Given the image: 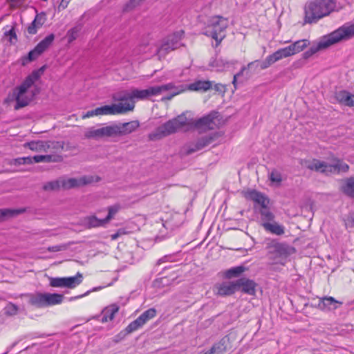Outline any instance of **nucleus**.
Returning a JSON list of instances; mask_svg holds the SVG:
<instances>
[{"label":"nucleus","mask_w":354,"mask_h":354,"mask_svg":"<svg viewBox=\"0 0 354 354\" xmlns=\"http://www.w3.org/2000/svg\"><path fill=\"white\" fill-rule=\"evenodd\" d=\"M353 37H354V23L344 24L331 33L324 36L317 44L310 46L303 53V58L308 59L319 50L326 49L342 40L349 39Z\"/></svg>","instance_id":"f257e3e1"},{"label":"nucleus","mask_w":354,"mask_h":354,"mask_svg":"<svg viewBox=\"0 0 354 354\" xmlns=\"http://www.w3.org/2000/svg\"><path fill=\"white\" fill-rule=\"evenodd\" d=\"M300 165L310 171L319 172L326 176L346 173L349 169L348 165L338 158L334 159L331 164L316 158L302 159L300 160Z\"/></svg>","instance_id":"f03ea898"},{"label":"nucleus","mask_w":354,"mask_h":354,"mask_svg":"<svg viewBox=\"0 0 354 354\" xmlns=\"http://www.w3.org/2000/svg\"><path fill=\"white\" fill-rule=\"evenodd\" d=\"M336 8L335 0H315L305 6V22L316 23L319 19L328 16Z\"/></svg>","instance_id":"7ed1b4c3"},{"label":"nucleus","mask_w":354,"mask_h":354,"mask_svg":"<svg viewBox=\"0 0 354 354\" xmlns=\"http://www.w3.org/2000/svg\"><path fill=\"white\" fill-rule=\"evenodd\" d=\"M39 78L38 72L34 71L30 75L27 76L24 82L13 91V97L16 100L15 109L18 110L23 108L30 103L32 100L35 93L32 92L30 95L28 94V90L30 88L36 81Z\"/></svg>","instance_id":"20e7f679"},{"label":"nucleus","mask_w":354,"mask_h":354,"mask_svg":"<svg viewBox=\"0 0 354 354\" xmlns=\"http://www.w3.org/2000/svg\"><path fill=\"white\" fill-rule=\"evenodd\" d=\"M187 124V118L183 115H178L157 127L153 132L149 134V138L151 140H160L175 133Z\"/></svg>","instance_id":"39448f33"},{"label":"nucleus","mask_w":354,"mask_h":354,"mask_svg":"<svg viewBox=\"0 0 354 354\" xmlns=\"http://www.w3.org/2000/svg\"><path fill=\"white\" fill-rule=\"evenodd\" d=\"M227 26V19L219 15L213 16L208 20L205 35L214 39L217 46L225 38V31Z\"/></svg>","instance_id":"423d86ee"},{"label":"nucleus","mask_w":354,"mask_h":354,"mask_svg":"<svg viewBox=\"0 0 354 354\" xmlns=\"http://www.w3.org/2000/svg\"><path fill=\"white\" fill-rule=\"evenodd\" d=\"M265 243L267 255L273 261L279 257H286L295 252L294 248L286 243H279L275 239H266Z\"/></svg>","instance_id":"0eeeda50"},{"label":"nucleus","mask_w":354,"mask_h":354,"mask_svg":"<svg viewBox=\"0 0 354 354\" xmlns=\"http://www.w3.org/2000/svg\"><path fill=\"white\" fill-rule=\"evenodd\" d=\"M24 147L37 152H48L51 150H55V152H62L64 147V142L54 140H37L26 142L24 144Z\"/></svg>","instance_id":"6e6552de"},{"label":"nucleus","mask_w":354,"mask_h":354,"mask_svg":"<svg viewBox=\"0 0 354 354\" xmlns=\"http://www.w3.org/2000/svg\"><path fill=\"white\" fill-rule=\"evenodd\" d=\"M135 104L133 103H118L111 105H105L97 107L95 109V113L99 115H115L123 114L128 111H133Z\"/></svg>","instance_id":"1a4fd4ad"},{"label":"nucleus","mask_w":354,"mask_h":354,"mask_svg":"<svg viewBox=\"0 0 354 354\" xmlns=\"http://www.w3.org/2000/svg\"><path fill=\"white\" fill-rule=\"evenodd\" d=\"M82 279L83 276L80 272L69 277H50V286L55 288H74L82 281Z\"/></svg>","instance_id":"9d476101"},{"label":"nucleus","mask_w":354,"mask_h":354,"mask_svg":"<svg viewBox=\"0 0 354 354\" xmlns=\"http://www.w3.org/2000/svg\"><path fill=\"white\" fill-rule=\"evenodd\" d=\"M84 136L88 139L97 140L104 138L115 137L113 124L98 129L94 127L88 128L84 132Z\"/></svg>","instance_id":"9b49d317"},{"label":"nucleus","mask_w":354,"mask_h":354,"mask_svg":"<svg viewBox=\"0 0 354 354\" xmlns=\"http://www.w3.org/2000/svg\"><path fill=\"white\" fill-rule=\"evenodd\" d=\"M156 313V310L154 308H151L145 310L136 320L131 322L127 326V333H131L142 327L149 320L155 317Z\"/></svg>","instance_id":"f8f14e48"},{"label":"nucleus","mask_w":354,"mask_h":354,"mask_svg":"<svg viewBox=\"0 0 354 354\" xmlns=\"http://www.w3.org/2000/svg\"><path fill=\"white\" fill-rule=\"evenodd\" d=\"M184 32L180 30L168 37L167 41L159 48V53H167L171 50H176L182 46L180 41Z\"/></svg>","instance_id":"ddd939ff"},{"label":"nucleus","mask_w":354,"mask_h":354,"mask_svg":"<svg viewBox=\"0 0 354 354\" xmlns=\"http://www.w3.org/2000/svg\"><path fill=\"white\" fill-rule=\"evenodd\" d=\"M140 127L138 120H132L128 122L113 124L115 136H122L134 132Z\"/></svg>","instance_id":"4468645a"},{"label":"nucleus","mask_w":354,"mask_h":354,"mask_svg":"<svg viewBox=\"0 0 354 354\" xmlns=\"http://www.w3.org/2000/svg\"><path fill=\"white\" fill-rule=\"evenodd\" d=\"M213 290L218 296L225 297L232 295L236 291V281H224L216 283Z\"/></svg>","instance_id":"2eb2a0df"},{"label":"nucleus","mask_w":354,"mask_h":354,"mask_svg":"<svg viewBox=\"0 0 354 354\" xmlns=\"http://www.w3.org/2000/svg\"><path fill=\"white\" fill-rule=\"evenodd\" d=\"M160 88L158 86H150L146 89H132V95L133 96V101L135 100H144L150 97L159 95Z\"/></svg>","instance_id":"dca6fc26"},{"label":"nucleus","mask_w":354,"mask_h":354,"mask_svg":"<svg viewBox=\"0 0 354 354\" xmlns=\"http://www.w3.org/2000/svg\"><path fill=\"white\" fill-rule=\"evenodd\" d=\"M342 302L333 297L326 296L319 299L317 307L322 311H333L337 309Z\"/></svg>","instance_id":"f3484780"},{"label":"nucleus","mask_w":354,"mask_h":354,"mask_svg":"<svg viewBox=\"0 0 354 354\" xmlns=\"http://www.w3.org/2000/svg\"><path fill=\"white\" fill-rule=\"evenodd\" d=\"M236 290L239 288L245 294L254 295L256 292L257 283L251 279L241 278L236 281Z\"/></svg>","instance_id":"a211bd4d"},{"label":"nucleus","mask_w":354,"mask_h":354,"mask_svg":"<svg viewBox=\"0 0 354 354\" xmlns=\"http://www.w3.org/2000/svg\"><path fill=\"white\" fill-rule=\"evenodd\" d=\"M46 155H37L32 157L34 162H59L63 160L61 152H55V150L48 152Z\"/></svg>","instance_id":"6ab92c4d"},{"label":"nucleus","mask_w":354,"mask_h":354,"mask_svg":"<svg viewBox=\"0 0 354 354\" xmlns=\"http://www.w3.org/2000/svg\"><path fill=\"white\" fill-rule=\"evenodd\" d=\"M158 88H160L159 95L170 91L172 95L174 96L188 91L186 84L176 85L173 82L158 86Z\"/></svg>","instance_id":"aec40b11"},{"label":"nucleus","mask_w":354,"mask_h":354,"mask_svg":"<svg viewBox=\"0 0 354 354\" xmlns=\"http://www.w3.org/2000/svg\"><path fill=\"white\" fill-rule=\"evenodd\" d=\"M245 197L259 204L260 207L268 206L269 200L263 194L254 189L245 192Z\"/></svg>","instance_id":"412c9836"},{"label":"nucleus","mask_w":354,"mask_h":354,"mask_svg":"<svg viewBox=\"0 0 354 354\" xmlns=\"http://www.w3.org/2000/svg\"><path fill=\"white\" fill-rule=\"evenodd\" d=\"M245 197L259 204L260 207L268 206L269 200L263 194L254 189L245 192Z\"/></svg>","instance_id":"4be33fe9"},{"label":"nucleus","mask_w":354,"mask_h":354,"mask_svg":"<svg viewBox=\"0 0 354 354\" xmlns=\"http://www.w3.org/2000/svg\"><path fill=\"white\" fill-rule=\"evenodd\" d=\"M245 197L259 204L260 207L268 206L269 200L263 194L254 189L245 192Z\"/></svg>","instance_id":"5701e85b"},{"label":"nucleus","mask_w":354,"mask_h":354,"mask_svg":"<svg viewBox=\"0 0 354 354\" xmlns=\"http://www.w3.org/2000/svg\"><path fill=\"white\" fill-rule=\"evenodd\" d=\"M81 224L86 228H93L104 226L106 223L104 219H100L94 215L84 217L81 220Z\"/></svg>","instance_id":"b1692460"},{"label":"nucleus","mask_w":354,"mask_h":354,"mask_svg":"<svg viewBox=\"0 0 354 354\" xmlns=\"http://www.w3.org/2000/svg\"><path fill=\"white\" fill-rule=\"evenodd\" d=\"M187 86L189 91L205 92L212 88V83L209 80H196Z\"/></svg>","instance_id":"393cba45"},{"label":"nucleus","mask_w":354,"mask_h":354,"mask_svg":"<svg viewBox=\"0 0 354 354\" xmlns=\"http://www.w3.org/2000/svg\"><path fill=\"white\" fill-rule=\"evenodd\" d=\"M46 21L45 14L41 12L37 14L35 19L32 21L30 26L27 28V31L30 35H35L37 33V30L42 26Z\"/></svg>","instance_id":"a878e982"},{"label":"nucleus","mask_w":354,"mask_h":354,"mask_svg":"<svg viewBox=\"0 0 354 354\" xmlns=\"http://www.w3.org/2000/svg\"><path fill=\"white\" fill-rule=\"evenodd\" d=\"M263 227L266 232L277 236L282 235L285 232L284 227L276 222L274 219L270 223H263Z\"/></svg>","instance_id":"bb28decb"},{"label":"nucleus","mask_w":354,"mask_h":354,"mask_svg":"<svg viewBox=\"0 0 354 354\" xmlns=\"http://www.w3.org/2000/svg\"><path fill=\"white\" fill-rule=\"evenodd\" d=\"M258 213L260 215V225L262 227L263 223L273 221L275 217L268 206L260 207L258 209Z\"/></svg>","instance_id":"cd10ccee"},{"label":"nucleus","mask_w":354,"mask_h":354,"mask_svg":"<svg viewBox=\"0 0 354 354\" xmlns=\"http://www.w3.org/2000/svg\"><path fill=\"white\" fill-rule=\"evenodd\" d=\"M90 182L91 180H88L86 177H82L79 179L69 178L62 181V186L65 189H71L86 185Z\"/></svg>","instance_id":"c85d7f7f"},{"label":"nucleus","mask_w":354,"mask_h":354,"mask_svg":"<svg viewBox=\"0 0 354 354\" xmlns=\"http://www.w3.org/2000/svg\"><path fill=\"white\" fill-rule=\"evenodd\" d=\"M213 140H214L213 137L209 136H203V137L199 138L196 141L195 147L189 149L188 150V153H191L196 151L202 149L203 148H204V147H207V145H209V144H211Z\"/></svg>","instance_id":"c756f323"},{"label":"nucleus","mask_w":354,"mask_h":354,"mask_svg":"<svg viewBox=\"0 0 354 354\" xmlns=\"http://www.w3.org/2000/svg\"><path fill=\"white\" fill-rule=\"evenodd\" d=\"M309 45L310 41L308 39H301L288 46V48H290V51L291 53V55H293L302 51L305 48H306Z\"/></svg>","instance_id":"7c9ffc66"},{"label":"nucleus","mask_w":354,"mask_h":354,"mask_svg":"<svg viewBox=\"0 0 354 354\" xmlns=\"http://www.w3.org/2000/svg\"><path fill=\"white\" fill-rule=\"evenodd\" d=\"M275 61L272 56V55L268 56L263 61L259 62V60H255L254 62H251L248 64V68H252L254 65H257V67H259L260 69L263 70L269 66H270L272 64H274Z\"/></svg>","instance_id":"2f4dec72"},{"label":"nucleus","mask_w":354,"mask_h":354,"mask_svg":"<svg viewBox=\"0 0 354 354\" xmlns=\"http://www.w3.org/2000/svg\"><path fill=\"white\" fill-rule=\"evenodd\" d=\"M64 296L57 293H45L46 306L61 304Z\"/></svg>","instance_id":"473e14b6"},{"label":"nucleus","mask_w":354,"mask_h":354,"mask_svg":"<svg viewBox=\"0 0 354 354\" xmlns=\"http://www.w3.org/2000/svg\"><path fill=\"white\" fill-rule=\"evenodd\" d=\"M29 302L31 305L36 307L46 306L45 293L37 292L32 295L30 297Z\"/></svg>","instance_id":"72a5a7b5"},{"label":"nucleus","mask_w":354,"mask_h":354,"mask_svg":"<svg viewBox=\"0 0 354 354\" xmlns=\"http://www.w3.org/2000/svg\"><path fill=\"white\" fill-rule=\"evenodd\" d=\"M54 39L55 35L51 33L46 36L44 39H43L39 43H38L36 47L39 50V51L41 53H43L50 47V46L53 44Z\"/></svg>","instance_id":"f704fd0d"},{"label":"nucleus","mask_w":354,"mask_h":354,"mask_svg":"<svg viewBox=\"0 0 354 354\" xmlns=\"http://www.w3.org/2000/svg\"><path fill=\"white\" fill-rule=\"evenodd\" d=\"M236 62H228L222 58H216L212 63V66L216 68L218 71H221L228 68L231 65L234 64Z\"/></svg>","instance_id":"c9c22d12"},{"label":"nucleus","mask_w":354,"mask_h":354,"mask_svg":"<svg viewBox=\"0 0 354 354\" xmlns=\"http://www.w3.org/2000/svg\"><path fill=\"white\" fill-rule=\"evenodd\" d=\"M118 311V308L115 306H112L106 308L102 311V319H101L102 322H106L108 321H111L114 318L115 314Z\"/></svg>","instance_id":"e433bc0d"},{"label":"nucleus","mask_w":354,"mask_h":354,"mask_svg":"<svg viewBox=\"0 0 354 354\" xmlns=\"http://www.w3.org/2000/svg\"><path fill=\"white\" fill-rule=\"evenodd\" d=\"M225 338H223L219 342L215 343L210 348L213 354H223L226 351Z\"/></svg>","instance_id":"4c0bfd02"},{"label":"nucleus","mask_w":354,"mask_h":354,"mask_svg":"<svg viewBox=\"0 0 354 354\" xmlns=\"http://www.w3.org/2000/svg\"><path fill=\"white\" fill-rule=\"evenodd\" d=\"M288 46L280 48L272 54L274 61L277 62L283 58H286L292 56Z\"/></svg>","instance_id":"58836bf2"},{"label":"nucleus","mask_w":354,"mask_h":354,"mask_svg":"<svg viewBox=\"0 0 354 354\" xmlns=\"http://www.w3.org/2000/svg\"><path fill=\"white\" fill-rule=\"evenodd\" d=\"M342 189L344 194L351 197H354V177L346 179Z\"/></svg>","instance_id":"ea45409f"},{"label":"nucleus","mask_w":354,"mask_h":354,"mask_svg":"<svg viewBox=\"0 0 354 354\" xmlns=\"http://www.w3.org/2000/svg\"><path fill=\"white\" fill-rule=\"evenodd\" d=\"M42 53L39 51V50L35 46L34 49L28 53L26 57L22 58V64L26 65L28 62L35 60Z\"/></svg>","instance_id":"a19ab883"},{"label":"nucleus","mask_w":354,"mask_h":354,"mask_svg":"<svg viewBox=\"0 0 354 354\" xmlns=\"http://www.w3.org/2000/svg\"><path fill=\"white\" fill-rule=\"evenodd\" d=\"M246 268L243 266L233 267L225 272V276L227 278H232L238 277L243 273Z\"/></svg>","instance_id":"79ce46f5"},{"label":"nucleus","mask_w":354,"mask_h":354,"mask_svg":"<svg viewBox=\"0 0 354 354\" xmlns=\"http://www.w3.org/2000/svg\"><path fill=\"white\" fill-rule=\"evenodd\" d=\"M116 100L118 101H131L130 103H133L134 104L133 96L132 95V90L131 91H124L117 95V96L114 97Z\"/></svg>","instance_id":"37998d69"},{"label":"nucleus","mask_w":354,"mask_h":354,"mask_svg":"<svg viewBox=\"0 0 354 354\" xmlns=\"http://www.w3.org/2000/svg\"><path fill=\"white\" fill-rule=\"evenodd\" d=\"M120 209L121 206L119 204H115L108 207V215L104 218L106 223L112 219Z\"/></svg>","instance_id":"c03bdc74"},{"label":"nucleus","mask_w":354,"mask_h":354,"mask_svg":"<svg viewBox=\"0 0 354 354\" xmlns=\"http://www.w3.org/2000/svg\"><path fill=\"white\" fill-rule=\"evenodd\" d=\"M213 124V118L210 115L204 116L198 119L196 123L198 127H204L210 128V126Z\"/></svg>","instance_id":"a18cd8bd"},{"label":"nucleus","mask_w":354,"mask_h":354,"mask_svg":"<svg viewBox=\"0 0 354 354\" xmlns=\"http://www.w3.org/2000/svg\"><path fill=\"white\" fill-rule=\"evenodd\" d=\"M21 210L19 209H0V220H3L5 218L13 216L21 212Z\"/></svg>","instance_id":"49530a36"},{"label":"nucleus","mask_w":354,"mask_h":354,"mask_svg":"<svg viewBox=\"0 0 354 354\" xmlns=\"http://www.w3.org/2000/svg\"><path fill=\"white\" fill-rule=\"evenodd\" d=\"M4 35L8 37V41L12 44H15L17 41V37L14 27H12L8 31H6L4 32Z\"/></svg>","instance_id":"de8ad7c7"},{"label":"nucleus","mask_w":354,"mask_h":354,"mask_svg":"<svg viewBox=\"0 0 354 354\" xmlns=\"http://www.w3.org/2000/svg\"><path fill=\"white\" fill-rule=\"evenodd\" d=\"M269 178L271 182L276 183L277 184L281 183L282 181L281 174L277 170H272L270 174Z\"/></svg>","instance_id":"09e8293b"},{"label":"nucleus","mask_w":354,"mask_h":354,"mask_svg":"<svg viewBox=\"0 0 354 354\" xmlns=\"http://www.w3.org/2000/svg\"><path fill=\"white\" fill-rule=\"evenodd\" d=\"M60 187V182L58 180L55 181H50L47 183H46L43 188L44 190L46 191H52V190H57Z\"/></svg>","instance_id":"8fccbe9b"},{"label":"nucleus","mask_w":354,"mask_h":354,"mask_svg":"<svg viewBox=\"0 0 354 354\" xmlns=\"http://www.w3.org/2000/svg\"><path fill=\"white\" fill-rule=\"evenodd\" d=\"M18 310L17 306L12 303L8 304L4 308L5 314L7 315H15L17 313Z\"/></svg>","instance_id":"3c124183"},{"label":"nucleus","mask_w":354,"mask_h":354,"mask_svg":"<svg viewBox=\"0 0 354 354\" xmlns=\"http://www.w3.org/2000/svg\"><path fill=\"white\" fill-rule=\"evenodd\" d=\"M337 100L345 105L346 101L349 99V93L346 91H342L337 93Z\"/></svg>","instance_id":"603ef678"},{"label":"nucleus","mask_w":354,"mask_h":354,"mask_svg":"<svg viewBox=\"0 0 354 354\" xmlns=\"http://www.w3.org/2000/svg\"><path fill=\"white\" fill-rule=\"evenodd\" d=\"M78 32L79 30L76 27L70 29L67 32L68 41L69 43L72 42L77 38Z\"/></svg>","instance_id":"864d4df0"},{"label":"nucleus","mask_w":354,"mask_h":354,"mask_svg":"<svg viewBox=\"0 0 354 354\" xmlns=\"http://www.w3.org/2000/svg\"><path fill=\"white\" fill-rule=\"evenodd\" d=\"M68 248V244H62V245L50 246L48 248V250L51 252H55L66 250Z\"/></svg>","instance_id":"5fc2aeb1"},{"label":"nucleus","mask_w":354,"mask_h":354,"mask_svg":"<svg viewBox=\"0 0 354 354\" xmlns=\"http://www.w3.org/2000/svg\"><path fill=\"white\" fill-rule=\"evenodd\" d=\"M247 68H248V66H243L241 68L240 71L234 75L233 80H232V84H233V86H234L235 89H236V88H237V79H238V77L241 76L243 74L244 71Z\"/></svg>","instance_id":"6e6d98bb"},{"label":"nucleus","mask_w":354,"mask_h":354,"mask_svg":"<svg viewBox=\"0 0 354 354\" xmlns=\"http://www.w3.org/2000/svg\"><path fill=\"white\" fill-rule=\"evenodd\" d=\"M175 261V257L172 254L165 255L157 261V265H160L165 262H174Z\"/></svg>","instance_id":"4d7b16f0"},{"label":"nucleus","mask_w":354,"mask_h":354,"mask_svg":"<svg viewBox=\"0 0 354 354\" xmlns=\"http://www.w3.org/2000/svg\"><path fill=\"white\" fill-rule=\"evenodd\" d=\"M214 89L220 93L224 94L226 91V86L224 84L218 83L214 84Z\"/></svg>","instance_id":"13d9d810"},{"label":"nucleus","mask_w":354,"mask_h":354,"mask_svg":"<svg viewBox=\"0 0 354 354\" xmlns=\"http://www.w3.org/2000/svg\"><path fill=\"white\" fill-rule=\"evenodd\" d=\"M346 225L354 227V212H351L348 215Z\"/></svg>","instance_id":"bf43d9fd"},{"label":"nucleus","mask_w":354,"mask_h":354,"mask_svg":"<svg viewBox=\"0 0 354 354\" xmlns=\"http://www.w3.org/2000/svg\"><path fill=\"white\" fill-rule=\"evenodd\" d=\"M71 0H62L61 3L58 6L59 10H64L68 5Z\"/></svg>","instance_id":"052dcab7"},{"label":"nucleus","mask_w":354,"mask_h":354,"mask_svg":"<svg viewBox=\"0 0 354 354\" xmlns=\"http://www.w3.org/2000/svg\"><path fill=\"white\" fill-rule=\"evenodd\" d=\"M345 105L348 106H354V95L349 93V99L346 101Z\"/></svg>","instance_id":"680f3d73"},{"label":"nucleus","mask_w":354,"mask_h":354,"mask_svg":"<svg viewBox=\"0 0 354 354\" xmlns=\"http://www.w3.org/2000/svg\"><path fill=\"white\" fill-rule=\"evenodd\" d=\"M24 160V165L26 164H31L34 162L32 157L28 156V157H23L22 158Z\"/></svg>","instance_id":"e2e57ef3"},{"label":"nucleus","mask_w":354,"mask_h":354,"mask_svg":"<svg viewBox=\"0 0 354 354\" xmlns=\"http://www.w3.org/2000/svg\"><path fill=\"white\" fill-rule=\"evenodd\" d=\"M123 232L121 230H118L117 232L111 235V240H116Z\"/></svg>","instance_id":"0e129e2a"},{"label":"nucleus","mask_w":354,"mask_h":354,"mask_svg":"<svg viewBox=\"0 0 354 354\" xmlns=\"http://www.w3.org/2000/svg\"><path fill=\"white\" fill-rule=\"evenodd\" d=\"M15 162V165H24V160L22 158H18L13 160Z\"/></svg>","instance_id":"69168bd1"},{"label":"nucleus","mask_w":354,"mask_h":354,"mask_svg":"<svg viewBox=\"0 0 354 354\" xmlns=\"http://www.w3.org/2000/svg\"><path fill=\"white\" fill-rule=\"evenodd\" d=\"M93 115H98L97 113H95V109L88 111L86 114V117H91Z\"/></svg>","instance_id":"338daca9"},{"label":"nucleus","mask_w":354,"mask_h":354,"mask_svg":"<svg viewBox=\"0 0 354 354\" xmlns=\"http://www.w3.org/2000/svg\"><path fill=\"white\" fill-rule=\"evenodd\" d=\"M174 97V95H172V94L170 93V94L166 97H165L163 99L164 100H171L173 97Z\"/></svg>","instance_id":"774afa93"}]
</instances>
